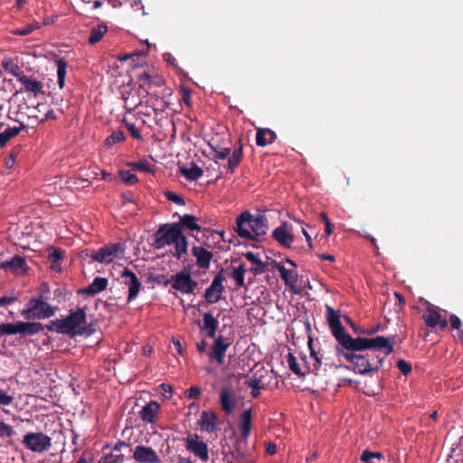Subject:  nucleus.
Returning <instances> with one entry per match:
<instances>
[{"label": "nucleus", "mask_w": 463, "mask_h": 463, "mask_svg": "<svg viewBox=\"0 0 463 463\" xmlns=\"http://www.w3.org/2000/svg\"><path fill=\"white\" fill-rule=\"evenodd\" d=\"M326 321L332 335L337 342L335 346L336 356L344 357L353 366V371L358 374L376 373L381 368L384 357L374 354L383 351L385 355L391 354L396 345V335L385 337H353L345 332L340 322L339 312L326 305Z\"/></svg>", "instance_id": "nucleus-1"}, {"label": "nucleus", "mask_w": 463, "mask_h": 463, "mask_svg": "<svg viewBox=\"0 0 463 463\" xmlns=\"http://www.w3.org/2000/svg\"><path fill=\"white\" fill-rule=\"evenodd\" d=\"M61 319L51 320L47 325L41 322L18 321L16 323L0 324V337L19 335L20 337L34 335L42 332L44 328L49 331L62 334Z\"/></svg>", "instance_id": "nucleus-2"}, {"label": "nucleus", "mask_w": 463, "mask_h": 463, "mask_svg": "<svg viewBox=\"0 0 463 463\" xmlns=\"http://www.w3.org/2000/svg\"><path fill=\"white\" fill-rule=\"evenodd\" d=\"M234 230L241 238L259 241L258 237L267 234L269 222L262 213L253 216L250 212L246 211L236 218Z\"/></svg>", "instance_id": "nucleus-3"}, {"label": "nucleus", "mask_w": 463, "mask_h": 463, "mask_svg": "<svg viewBox=\"0 0 463 463\" xmlns=\"http://www.w3.org/2000/svg\"><path fill=\"white\" fill-rule=\"evenodd\" d=\"M219 321L212 313L206 312L203 315V326H201V330L205 331L208 337L214 338L212 352L209 356L221 365L224 363L225 353L228 347L232 344V339L221 335L216 336Z\"/></svg>", "instance_id": "nucleus-4"}, {"label": "nucleus", "mask_w": 463, "mask_h": 463, "mask_svg": "<svg viewBox=\"0 0 463 463\" xmlns=\"http://www.w3.org/2000/svg\"><path fill=\"white\" fill-rule=\"evenodd\" d=\"M48 296L40 295L32 298L21 311V315L27 320L45 319L53 317L58 310L57 307L51 306L47 300Z\"/></svg>", "instance_id": "nucleus-5"}, {"label": "nucleus", "mask_w": 463, "mask_h": 463, "mask_svg": "<svg viewBox=\"0 0 463 463\" xmlns=\"http://www.w3.org/2000/svg\"><path fill=\"white\" fill-rule=\"evenodd\" d=\"M183 233L181 224L165 223L161 225L155 233V248L161 249L166 245H171Z\"/></svg>", "instance_id": "nucleus-6"}, {"label": "nucleus", "mask_w": 463, "mask_h": 463, "mask_svg": "<svg viewBox=\"0 0 463 463\" xmlns=\"http://www.w3.org/2000/svg\"><path fill=\"white\" fill-rule=\"evenodd\" d=\"M22 443L33 452L43 453L51 449L52 438L43 432H27Z\"/></svg>", "instance_id": "nucleus-7"}, {"label": "nucleus", "mask_w": 463, "mask_h": 463, "mask_svg": "<svg viewBox=\"0 0 463 463\" xmlns=\"http://www.w3.org/2000/svg\"><path fill=\"white\" fill-rule=\"evenodd\" d=\"M87 313L84 308L78 307L64 318H61V328L63 335H75L80 326L86 324Z\"/></svg>", "instance_id": "nucleus-8"}, {"label": "nucleus", "mask_w": 463, "mask_h": 463, "mask_svg": "<svg viewBox=\"0 0 463 463\" xmlns=\"http://www.w3.org/2000/svg\"><path fill=\"white\" fill-rule=\"evenodd\" d=\"M125 246L120 242L106 244L94 251L90 255V259L94 261L109 264L112 262L119 254L124 253Z\"/></svg>", "instance_id": "nucleus-9"}, {"label": "nucleus", "mask_w": 463, "mask_h": 463, "mask_svg": "<svg viewBox=\"0 0 463 463\" xmlns=\"http://www.w3.org/2000/svg\"><path fill=\"white\" fill-rule=\"evenodd\" d=\"M426 312L422 315V319L428 327L435 328L439 326L440 330H445L448 327V320L442 316V312L446 313L445 310H441L439 307L425 301Z\"/></svg>", "instance_id": "nucleus-10"}, {"label": "nucleus", "mask_w": 463, "mask_h": 463, "mask_svg": "<svg viewBox=\"0 0 463 463\" xmlns=\"http://www.w3.org/2000/svg\"><path fill=\"white\" fill-rule=\"evenodd\" d=\"M225 280L224 270L222 269L213 278L211 285L206 288L203 298L208 304H215L221 300L225 288L223 281Z\"/></svg>", "instance_id": "nucleus-11"}, {"label": "nucleus", "mask_w": 463, "mask_h": 463, "mask_svg": "<svg viewBox=\"0 0 463 463\" xmlns=\"http://www.w3.org/2000/svg\"><path fill=\"white\" fill-rule=\"evenodd\" d=\"M272 238L283 248L289 249L295 241L292 224L282 222L281 224L272 232Z\"/></svg>", "instance_id": "nucleus-12"}, {"label": "nucleus", "mask_w": 463, "mask_h": 463, "mask_svg": "<svg viewBox=\"0 0 463 463\" xmlns=\"http://www.w3.org/2000/svg\"><path fill=\"white\" fill-rule=\"evenodd\" d=\"M198 283L191 278L189 272L183 270L173 277L172 288L183 294H192Z\"/></svg>", "instance_id": "nucleus-13"}, {"label": "nucleus", "mask_w": 463, "mask_h": 463, "mask_svg": "<svg viewBox=\"0 0 463 463\" xmlns=\"http://www.w3.org/2000/svg\"><path fill=\"white\" fill-rule=\"evenodd\" d=\"M186 449L198 457L202 461L206 462L209 459V449L207 444L199 439L197 434H189L185 439Z\"/></svg>", "instance_id": "nucleus-14"}, {"label": "nucleus", "mask_w": 463, "mask_h": 463, "mask_svg": "<svg viewBox=\"0 0 463 463\" xmlns=\"http://www.w3.org/2000/svg\"><path fill=\"white\" fill-rule=\"evenodd\" d=\"M121 277L124 279V285L127 286L128 289V302H132L137 298L142 284L137 276L128 269H125L122 271Z\"/></svg>", "instance_id": "nucleus-15"}, {"label": "nucleus", "mask_w": 463, "mask_h": 463, "mask_svg": "<svg viewBox=\"0 0 463 463\" xmlns=\"http://www.w3.org/2000/svg\"><path fill=\"white\" fill-rule=\"evenodd\" d=\"M133 458L138 463H160V458L151 447L137 445L133 451Z\"/></svg>", "instance_id": "nucleus-16"}, {"label": "nucleus", "mask_w": 463, "mask_h": 463, "mask_svg": "<svg viewBox=\"0 0 463 463\" xmlns=\"http://www.w3.org/2000/svg\"><path fill=\"white\" fill-rule=\"evenodd\" d=\"M220 405L226 415L233 412L237 404V396L231 387L222 386L220 392Z\"/></svg>", "instance_id": "nucleus-17"}, {"label": "nucleus", "mask_w": 463, "mask_h": 463, "mask_svg": "<svg viewBox=\"0 0 463 463\" xmlns=\"http://www.w3.org/2000/svg\"><path fill=\"white\" fill-rule=\"evenodd\" d=\"M202 430L208 433L214 432L218 428V416L213 411H203L198 420Z\"/></svg>", "instance_id": "nucleus-18"}, {"label": "nucleus", "mask_w": 463, "mask_h": 463, "mask_svg": "<svg viewBox=\"0 0 463 463\" xmlns=\"http://www.w3.org/2000/svg\"><path fill=\"white\" fill-rule=\"evenodd\" d=\"M192 254L196 258V264L203 269L210 267L211 260L213 257L212 251L201 246H194L192 248Z\"/></svg>", "instance_id": "nucleus-19"}, {"label": "nucleus", "mask_w": 463, "mask_h": 463, "mask_svg": "<svg viewBox=\"0 0 463 463\" xmlns=\"http://www.w3.org/2000/svg\"><path fill=\"white\" fill-rule=\"evenodd\" d=\"M252 426V410H245L241 417L239 422V430L241 432V438L243 440H247L251 432Z\"/></svg>", "instance_id": "nucleus-20"}, {"label": "nucleus", "mask_w": 463, "mask_h": 463, "mask_svg": "<svg viewBox=\"0 0 463 463\" xmlns=\"http://www.w3.org/2000/svg\"><path fill=\"white\" fill-rule=\"evenodd\" d=\"M0 267L5 269H9L14 274H23L26 270L27 265L23 257L15 255L10 260L3 262Z\"/></svg>", "instance_id": "nucleus-21"}, {"label": "nucleus", "mask_w": 463, "mask_h": 463, "mask_svg": "<svg viewBox=\"0 0 463 463\" xmlns=\"http://www.w3.org/2000/svg\"><path fill=\"white\" fill-rule=\"evenodd\" d=\"M160 409V405L156 402L146 403L139 412V417L143 421L153 423Z\"/></svg>", "instance_id": "nucleus-22"}, {"label": "nucleus", "mask_w": 463, "mask_h": 463, "mask_svg": "<svg viewBox=\"0 0 463 463\" xmlns=\"http://www.w3.org/2000/svg\"><path fill=\"white\" fill-rule=\"evenodd\" d=\"M274 267L278 269L286 286L294 288L298 282V273L294 270L286 269L279 262H274Z\"/></svg>", "instance_id": "nucleus-23"}, {"label": "nucleus", "mask_w": 463, "mask_h": 463, "mask_svg": "<svg viewBox=\"0 0 463 463\" xmlns=\"http://www.w3.org/2000/svg\"><path fill=\"white\" fill-rule=\"evenodd\" d=\"M277 138V134L270 128H257L256 145L258 146H266L272 144Z\"/></svg>", "instance_id": "nucleus-24"}, {"label": "nucleus", "mask_w": 463, "mask_h": 463, "mask_svg": "<svg viewBox=\"0 0 463 463\" xmlns=\"http://www.w3.org/2000/svg\"><path fill=\"white\" fill-rule=\"evenodd\" d=\"M19 82L22 83L25 91L33 93L34 97H37L43 92V86L42 82L36 79L25 75L20 79Z\"/></svg>", "instance_id": "nucleus-25"}, {"label": "nucleus", "mask_w": 463, "mask_h": 463, "mask_svg": "<svg viewBox=\"0 0 463 463\" xmlns=\"http://www.w3.org/2000/svg\"><path fill=\"white\" fill-rule=\"evenodd\" d=\"M109 281L106 278L96 277L91 284L83 289V292L88 296H96L105 290L108 287Z\"/></svg>", "instance_id": "nucleus-26"}, {"label": "nucleus", "mask_w": 463, "mask_h": 463, "mask_svg": "<svg viewBox=\"0 0 463 463\" xmlns=\"http://www.w3.org/2000/svg\"><path fill=\"white\" fill-rule=\"evenodd\" d=\"M24 128L25 125L23 123L19 127H9L5 128L0 133V147H5L13 137L18 136Z\"/></svg>", "instance_id": "nucleus-27"}, {"label": "nucleus", "mask_w": 463, "mask_h": 463, "mask_svg": "<svg viewBox=\"0 0 463 463\" xmlns=\"http://www.w3.org/2000/svg\"><path fill=\"white\" fill-rule=\"evenodd\" d=\"M140 88L144 89L146 94L150 93L154 86L160 87L163 85V80L159 78H153L148 73L144 72L139 76Z\"/></svg>", "instance_id": "nucleus-28"}, {"label": "nucleus", "mask_w": 463, "mask_h": 463, "mask_svg": "<svg viewBox=\"0 0 463 463\" xmlns=\"http://www.w3.org/2000/svg\"><path fill=\"white\" fill-rule=\"evenodd\" d=\"M180 172L181 175L189 181H196L199 178H201L203 175V169L194 164L189 168L182 167L180 169Z\"/></svg>", "instance_id": "nucleus-29"}, {"label": "nucleus", "mask_w": 463, "mask_h": 463, "mask_svg": "<svg viewBox=\"0 0 463 463\" xmlns=\"http://www.w3.org/2000/svg\"><path fill=\"white\" fill-rule=\"evenodd\" d=\"M242 146L240 145L238 148L233 150L232 156L229 157L227 164L228 172L233 173L235 171L242 160Z\"/></svg>", "instance_id": "nucleus-30"}, {"label": "nucleus", "mask_w": 463, "mask_h": 463, "mask_svg": "<svg viewBox=\"0 0 463 463\" xmlns=\"http://www.w3.org/2000/svg\"><path fill=\"white\" fill-rule=\"evenodd\" d=\"M196 217L192 214H184L183 216H180V222H178L181 224V229L183 228L189 230V231H201L200 225L196 223Z\"/></svg>", "instance_id": "nucleus-31"}, {"label": "nucleus", "mask_w": 463, "mask_h": 463, "mask_svg": "<svg viewBox=\"0 0 463 463\" xmlns=\"http://www.w3.org/2000/svg\"><path fill=\"white\" fill-rule=\"evenodd\" d=\"M108 27L106 24H99L96 27H93L90 33L89 36V43L95 44L99 43L104 34L107 33Z\"/></svg>", "instance_id": "nucleus-32"}, {"label": "nucleus", "mask_w": 463, "mask_h": 463, "mask_svg": "<svg viewBox=\"0 0 463 463\" xmlns=\"http://www.w3.org/2000/svg\"><path fill=\"white\" fill-rule=\"evenodd\" d=\"M173 244H175V252L174 256L177 260H181L184 254L187 252L188 241L185 236L182 233L181 237L176 240Z\"/></svg>", "instance_id": "nucleus-33"}, {"label": "nucleus", "mask_w": 463, "mask_h": 463, "mask_svg": "<svg viewBox=\"0 0 463 463\" xmlns=\"http://www.w3.org/2000/svg\"><path fill=\"white\" fill-rule=\"evenodd\" d=\"M56 65H57L58 85H59L60 89H62L65 84L67 62L63 59H59L56 61Z\"/></svg>", "instance_id": "nucleus-34"}, {"label": "nucleus", "mask_w": 463, "mask_h": 463, "mask_svg": "<svg viewBox=\"0 0 463 463\" xmlns=\"http://www.w3.org/2000/svg\"><path fill=\"white\" fill-rule=\"evenodd\" d=\"M246 385L251 388L250 394L253 398H257L260 394V390L264 389L261 380L258 377H251L246 383Z\"/></svg>", "instance_id": "nucleus-35"}, {"label": "nucleus", "mask_w": 463, "mask_h": 463, "mask_svg": "<svg viewBox=\"0 0 463 463\" xmlns=\"http://www.w3.org/2000/svg\"><path fill=\"white\" fill-rule=\"evenodd\" d=\"M41 26L40 23H33L26 24L21 28L14 29L13 34L25 36L33 33L34 30L39 29Z\"/></svg>", "instance_id": "nucleus-36"}, {"label": "nucleus", "mask_w": 463, "mask_h": 463, "mask_svg": "<svg viewBox=\"0 0 463 463\" xmlns=\"http://www.w3.org/2000/svg\"><path fill=\"white\" fill-rule=\"evenodd\" d=\"M128 165L135 170L150 173L153 170V165L147 160H140L137 162L128 163Z\"/></svg>", "instance_id": "nucleus-37"}, {"label": "nucleus", "mask_w": 463, "mask_h": 463, "mask_svg": "<svg viewBox=\"0 0 463 463\" xmlns=\"http://www.w3.org/2000/svg\"><path fill=\"white\" fill-rule=\"evenodd\" d=\"M383 456L381 452H373L370 450H364L361 456V461L364 463H376L375 459H382Z\"/></svg>", "instance_id": "nucleus-38"}, {"label": "nucleus", "mask_w": 463, "mask_h": 463, "mask_svg": "<svg viewBox=\"0 0 463 463\" xmlns=\"http://www.w3.org/2000/svg\"><path fill=\"white\" fill-rule=\"evenodd\" d=\"M287 362L289 369L298 376H304L305 373L301 372V369L297 362V358L293 354L288 353L287 355Z\"/></svg>", "instance_id": "nucleus-39"}, {"label": "nucleus", "mask_w": 463, "mask_h": 463, "mask_svg": "<svg viewBox=\"0 0 463 463\" xmlns=\"http://www.w3.org/2000/svg\"><path fill=\"white\" fill-rule=\"evenodd\" d=\"M118 175H119L121 180L126 184H128V185L135 184L138 181L137 175L129 170H121V171H119Z\"/></svg>", "instance_id": "nucleus-40"}, {"label": "nucleus", "mask_w": 463, "mask_h": 463, "mask_svg": "<svg viewBox=\"0 0 463 463\" xmlns=\"http://www.w3.org/2000/svg\"><path fill=\"white\" fill-rule=\"evenodd\" d=\"M125 140V135L123 131L117 130L114 131L111 135H109L106 139V145L108 146H111L115 144H118L119 142H122Z\"/></svg>", "instance_id": "nucleus-41"}, {"label": "nucleus", "mask_w": 463, "mask_h": 463, "mask_svg": "<svg viewBox=\"0 0 463 463\" xmlns=\"http://www.w3.org/2000/svg\"><path fill=\"white\" fill-rule=\"evenodd\" d=\"M15 434L16 432L11 425L0 420V438H11Z\"/></svg>", "instance_id": "nucleus-42"}, {"label": "nucleus", "mask_w": 463, "mask_h": 463, "mask_svg": "<svg viewBox=\"0 0 463 463\" xmlns=\"http://www.w3.org/2000/svg\"><path fill=\"white\" fill-rule=\"evenodd\" d=\"M14 397L8 391L0 389V405L9 406L13 403Z\"/></svg>", "instance_id": "nucleus-43"}, {"label": "nucleus", "mask_w": 463, "mask_h": 463, "mask_svg": "<svg viewBox=\"0 0 463 463\" xmlns=\"http://www.w3.org/2000/svg\"><path fill=\"white\" fill-rule=\"evenodd\" d=\"M103 463H123L124 455H114L112 453L107 454L102 458Z\"/></svg>", "instance_id": "nucleus-44"}, {"label": "nucleus", "mask_w": 463, "mask_h": 463, "mask_svg": "<svg viewBox=\"0 0 463 463\" xmlns=\"http://www.w3.org/2000/svg\"><path fill=\"white\" fill-rule=\"evenodd\" d=\"M127 129L129 131L130 135L136 138V139H142V136L138 129L136 128V126L133 123L128 122L126 119L123 120Z\"/></svg>", "instance_id": "nucleus-45"}, {"label": "nucleus", "mask_w": 463, "mask_h": 463, "mask_svg": "<svg viewBox=\"0 0 463 463\" xmlns=\"http://www.w3.org/2000/svg\"><path fill=\"white\" fill-rule=\"evenodd\" d=\"M165 197L169 201H171V202H173V203H176L178 205H184V199L179 194H175V193H174L172 191H166L165 193Z\"/></svg>", "instance_id": "nucleus-46"}, {"label": "nucleus", "mask_w": 463, "mask_h": 463, "mask_svg": "<svg viewBox=\"0 0 463 463\" xmlns=\"http://www.w3.org/2000/svg\"><path fill=\"white\" fill-rule=\"evenodd\" d=\"M202 394V390L199 386L194 385L185 392V396L188 399H198Z\"/></svg>", "instance_id": "nucleus-47"}, {"label": "nucleus", "mask_w": 463, "mask_h": 463, "mask_svg": "<svg viewBox=\"0 0 463 463\" xmlns=\"http://www.w3.org/2000/svg\"><path fill=\"white\" fill-rule=\"evenodd\" d=\"M95 332V328L93 327V324L90 323L89 325L80 326V327L77 330V335H91Z\"/></svg>", "instance_id": "nucleus-48"}, {"label": "nucleus", "mask_w": 463, "mask_h": 463, "mask_svg": "<svg viewBox=\"0 0 463 463\" xmlns=\"http://www.w3.org/2000/svg\"><path fill=\"white\" fill-rule=\"evenodd\" d=\"M254 267L250 269V271L254 275H260L265 272L266 270V264L260 260V259L254 263Z\"/></svg>", "instance_id": "nucleus-49"}, {"label": "nucleus", "mask_w": 463, "mask_h": 463, "mask_svg": "<svg viewBox=\"0 0 463 463\" xmlns=\"http://www.w3.org/2000/svg\"><path fill=\"white\" fill-rule=\"evenodd\" d=\"M397 367L403 375H408L411 372V364L402 359L397 362Z\"/></svg>", "instance_id": "nucleus-50"}, {"label": "nucleus", "mask_w": 463, "mask_h": 463, "mask_svg": "<svg viewBox=\"0 0 463 463\" xmlns=\"http://www.w3.org/2000/svg\"><path fill=\"white\" fill-rule=\"evenodd\" d=\"M320 217L326 226L325 232H326V235L329 236L333 232V224L331 223V222L326 213H321Z\"/></svg>", "instance_id": "nucleus-51"}, {"label": "nucleus", "mask_w": 463, "mask_h": 463, "mask_svg": "<svg viewBox=\"0 0 463 463\" xmlns=\"http://www.w3.org/2000/svg\"><path fill=\"white\" fill-rule=\"evenodd\" d=\"M64 257V252L61 250L52 249V251L49 253V259L52 263L58 262Z\"/></svg>", "instance_id": "nucleus-52"}, {"label": "nucleus", "mask_w": 463, "mask_h": 463, "mask_svg": "<svg viewBox=\"0 0 463 463\" xmlns=\"http://www.w3.org/2000/svg\"><path fill=\"white\" fill-rule=\"evenodd\" d=\"M449 324H450V327L452 329H456V330H458V332L459 330H461L460 327L462 326V322H461V319L458 316L451 314L449 316Z\"/></svg>", "instance_id": "nucleus-53"}, {"label": "nucleus", "mask_w": 463, "mask_h": 463, "mask_svg": "<svg viewBox=\"0 0 463 463\" xmlns=\"http://www.w3.org/2000/svg\"><path fill=\"white\" fill-rule=\"evenodd\" d=\"M213 150H214L213 156L218 159H225L231 153V149L228 147H223V148H220V149L214 148Z\"/></svg>", "instance_id": "nucleus-54"}, {"label": "nucleus", "mask_w": 463, "mask_h": 463, "mask_svg": "<svg viewBox=\"0 0 463 463\" xmlns=\"http://www.w3.org/2000/svg\"><path fill=\"white\" fill-rule=\"evenodd\" d=\"M159 389L161 391V393L168 398L172 396L173 393V387L170 384L167 383H162L159 385Z\"/></svg>", "instance_id": "nucleus-55"}, {"label": "nucleus", "mask_w": 463, "mask_h": 463, "mask_svg": "<svg viewBox=\"0 0 463 463\" xmlns=\"http://www.w3.org/2000/svg\"><path fill=\"white\" fill-rule=\"evenodd\" d=\"M9 73L14 76L18 81H20V79L23 76H25L23 71H21V68L16 63L14 64L13 69L9 71Z\"/></svg>", "instance_id": "nucleus-56"}, {"label": "nucleus", "mask_w": 463, "mask_h": 463, "mask_svg": "<svg viewBox=\"0 0 463 463\" xmlns=\"http://www.w3.org/2000/svg\"><path fill=\"white\" fill-rule=\"evenodd\" d=\"M308 345H309V348H310V355L312 357H314V359L316 360V362L317 364L314 365L316 367V370H317L319 368V366L321 365V358L318 357L317 354L316 353V351L312 347V341L311 340L309 341Z\"/></svg>", "instance_id": "nucleus-57"}, {"label": "nucleus", "mask_w": 463, "mask_h": 463, "mask_svg": "<svg viewBox=\"0 0 463 463\" xmlns=\"http://www.w3.org/2000/svg\"><path fill=\"white\" fill-rule=\"evenodd\" d=\"M14 64V62L13 59H11V58H5L1 62L2 67L7 72L12 71Z\"/></svg>", "instance_id": "nucleus-58"}, {"label": "nucleus", "mask_w": 463, "mask_h": 463, "mask_svg": "<svg viewBox=\"0 0 463 463\" xmlns=\"http://www.w3.org/2000/svg\"><path fill=\"white\" fill-rule=\"evenodd\" d=\"M16 298L15 297H1L0 298V307H5V306H8V305H11L13 303H14L16 301Z\"/></svg>", "instance_id": "nucleus-59"}, {"label": "nucleus", "mask_w": 463, "mask_h": 463, "mask_svg": "<svg viewBox=\"0 0 463 463\" xmlns=\"http://www.w3.org/2000/svg\"><path fill=\"white\" fill-rule=\"evenodd\" d=\"M232 277L238 287L244 286V275L233 270Z\"/></svg>", "instance_id": "nucleus-60"}, {"label": "nucleus", "mask_w": 463, "mask_h": 463, "mask_svg": "<svg viewBox=\"0 0 463 463\" xmlns=\"http://www.w3.org/2000/svg\"><path fill=\"white\" fill-rule=\"evenodd\" d=\"M86 178H80V181L82 183H87V186L90 184L91 179H97L98 173L97 172H90V174L86 175Z\"/></svg>", "instance_id": "nucleus-61"}, {"label": "nucleus", "mask_w": 463, "mask_h": 463, "mask_svg": "<svg viewBox=\"0 0 463 463\" xmlns=\"http://www.w3.org/2000/svg\"><path fill=\"white\" fill-rule=\"evenodd\" d=\"M302 233H303V235L306 238V241L307 242L308 250H313V243H312V238H311L310 234L303 227H302Z\"/></svg>", "instance_id": "nucleus-62"}, {"label": "nucleus", "mask_w": 463, "mask_h": 463, "mask_svg": "<svg viewBox=\"0 0 463 463\" xmlns=\"http://www.w3.org/2000/svg\"><path fill=\"white\" fill-rule=\"evenodd\" d=\"M125 99V108L127 109L128 112H132L139 104L140 102L138 103H128V98H124Z\"/></svg>", "instance_id": "nucleus-63"}, {"label": "nucleus", "mask_w": 463, "mask_h": 463, "mask_svg": "<svg viewBox=\"0 0 463 463\" xmlns=\"http://www.w3.org/2000/svg\"><path fill=\"white\" fill-rule=\"evenodd\" d=\"M266 452L269 455H274L277 452V447H276L275 443L269 442L266 447Z\"/></svg>", "instance_id": "nucleus-64"}]
</instances>
